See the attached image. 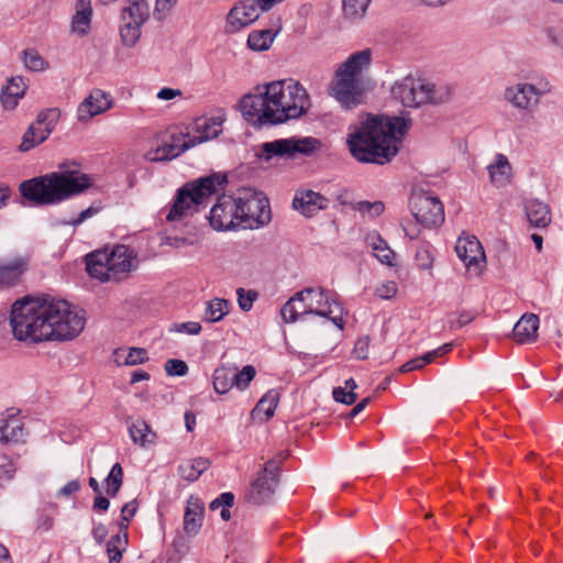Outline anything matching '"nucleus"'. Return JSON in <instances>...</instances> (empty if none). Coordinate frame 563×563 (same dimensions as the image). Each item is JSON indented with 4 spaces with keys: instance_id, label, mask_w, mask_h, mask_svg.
Masks as SVG:
<instances>
[{
    "instance_id": "f257e3e1",
    "label": "nucleus",
    "mask_w": 563,
    "mask_h": 563,
    "mask_svg": "<svg viewBox=\"0 0 563 563\" xmlns=\"http://www.w3.org/2000/svg\"><path fill=\"white\" fill-rule=\"evenodd\" d=\"M10 325L18 341H68L84 330L85 316L63 299L25 297L12 305Z\"/></svg>"
},
{
    "instance_id": "f03ea898",
    "label": "nucleus",
    "mask_w": 563,
    "mask_h": 563,
    "mask_svg": "<svg viewBox=\"0 0 563 563\" xmlns=\"http://www.w3.org/2000/svg\"><path fill=\"white\" fill-rule=\"evenodd\" d=\"M306 88L294 79L271 81L256 87L240 100L243 118L254 126L276 125L296 120L310 108Z\"/></svg>"
},
{
    "instance_id": "7ed1b4c3",
    "label": "nucleus",
    "mask_w": 563,
    "mask_h": 563,
    "mask_svg": "<svg viewBox=\"0 0 563 563\" xmlns=\"http://www.w3.org/2000/svg\"><path fill=\"white\" fill-rule=\"evenodd\" d=\"M408 128L404 118L368 117L350 128L346 143L358 162L384 165L399 152Z\"/></svg>"
},
{
    "instance_id": "20e7f679",
    "label": "nucleus",
    "mask_w": 563,
    "mask_h": 563,
    "mask_svg": "<svg viewBox=\"0 0 563 563\" xmlns=\"http://www.w3.org/2000/svg\"><path fill=\"white\" fill-rule=\"evenodd\" d=\"M92 178L79 170L52 172L21 183L23 198L37 206H51L79 196L92 186Z\"/></svg>"
},
{
    "instance_id": "39448f33",
    "label": "nucleus",
    "mask_w": 563,
    "mask_h": 563,
    "mask_svg": "<svg viewBox=\"0 0 563 563\" xmlns=\"http://www.w3.org/2000/svg\"><path fill=\"white\" fill-rule=\"evenodd\" d=\"M371 63L372 49L365 48L351 54L335 70L331 91L343 107L350 109L362 102L365 89L361 75Z\"/></svg>"
},
{
    "instance_id": "423d86ee",
    "label": "nucleus",
    "mask_w": 563,
    "mask_h": 563,
    "mask_svg": "<svg viewBox=\"0 0 563 563\" xmlns=\"http://www.w3.org/2000/svg\"><path fill=\"white\" fill-rule=\"evenodd\" d=\"M137 264L136 252L123 244L97 250L86 256L88 274L100 282H121L136 269Z\"/></svg>"
},
{
    "instance_id": "0eeeda50",
    "label": "nucleus",
    "mask_w": 563,
    "mask_h": 563,
    "mask_svg": "<svg viewBox=\"0 0 563 563\" xmlns=\"http://www.w3.org/2000/svg\"><path fill=\"white\" fill-rule=\"evenodd\" d=\"M390 93L404 107L417 108L422 104L449 102L453 97V87L448 84H435L409 75L395 81Z\"/></svg>"
},
{
    "instance_id": "6e6552de",
    "label": "nucleus",
    "mask_w": 563,
    "mask_h": 563,
    "mask_svg": "<svg viewBox=\"0 0 563 563\" xmlns=\"http://www.w3.org/2000/svg\"><path fill=\"white\" fill-rule=\"evenodd\" d=\"M225 183V176L211 175L187 183L177 190L175 200L169 208L166 220L179 221L188 214L199 210L200 206L218 191V187Z\"/></svg>"
},
{
    "instance_id": "1a4fd4ad",
    "label": "nucleus",
    "mask_w": 563,
    "mask_h": 563,
    "mask_svg": "<svg viewBox=\"0 0 563 563\" xmlns=\"http://www.w3.org/2000/svg\"><path fill=\"white\" fill-rule=\"evenodd\" d=\"M321 147V142L312 136H291L265 142L260 145L257 157L265 162L273 158H295L310 156Z\"/></svg>"
},
{
    "instance_id": "9d476101",
    "label": "nucleus",
    "mask_w": 563,
    "mask_h": 563,
    "mask_svg": "<svg viewBox=\"0 0 563 563\" xmlns=\"http://www.w3.org/2000/svg\"><path fill=\"white\" fill-rule=\"evenodd\" d=\"M298 292L301 300H306L311 314L328 318L338 329L343 330L344 309L336 294L322 287H307Z\"/></svg>"
},
{
    "instance_id": "9b49d317",
    "label": "nucleus",
    "mask_w": 563,
    "mask_h": 563,
    "mask_svg": "<svg viewBox=\"0 0 563 563\" xmlns=\"http://www.w3.org/2000/svg\"><path fill=\"white\" fill-rule=\"evenodd\" d=\"M551 84L545 77H537L532 82H517L504 91V99L520 111L531 112L538 106L540 98L551 91Z\"/></svg>"
},
{
    "instance_id": "f8f14e48",
    "label": "nucleus",
    "mask_w": 563,
    "mask_h": 563,
    "mask_svg": "<svg viewBox=\"0 0 563 563\" xmlns=\"http://www.w3.org/2000/svg\"><path fill=\"white\" fill-rule=\"evenodd\" d=\"M240 223L242 229H254L271 221L268 199L252 189L240 190L238 196Z\"/></svg>"
},
{
    "instance_id": "ddd939ff",
    "label": "nucleus",
    "mask_w": 563,
    "mask_h": 563,
    "mask_svg": "<svg viewBox=\"0 0 563 563\" xmlns=\"http://www.w3.org/2000/svg\"><path fill=\"white\" fill-rule=\"evenodd\" d=\"M150 19L146 0H125L121 10L120 36L125 46H134L141 37L142 26Z\"/></svg>"
},
{
    "instance_id": "4468645a",
    "label": "nucleus",
    "mask_w": 563,
    "mask_h": 563,
    "mask_svg": "<svg viewBox=\"0 0 563 563\" xmlns=\"http://www.w3.org/2000/svg\"><path fill=\"white\" fill-rule=\"evenodd\" d=\"M409 208L415 219L426 228L438 227L444 221L443 205L431 191H413L409 199Z\"/></svg>"
},
{
    "instance_id": "2eb2a0df",
    "label": "nucleus",
    "mask_w": 563,
    "mask_h": 563,
    "mask_svg": "<svg viewBox=\"0 0 563 563\" xmlns=\"http://www.w3.org/2000/svg\"><path fill=\"white\" fill-rule=\"evenodd\" d=\"M240 209L236 197L222 195L210 210L209 221L213 229L227 231L241 228Z\"/></svg>"
},
{
    "instance_id": "dca6fc26",
    "label": "nucleus",
    "mask_w": 563,
    "mask_h": 563,
    "mask_svg": "<svg viewBox=\"0 0 563 563\" xmlns=\"http://www.w3.org/2000/svg\"><path fill=\"white\" fill-rule=\"evenodd\" d=\"M279 482V466L275 461H268L264 470L252 483L249 492V500L255 505H262L269 500Z\"/></svg>"
},
{
    "instance_id": "f3484780",
    "label": "nucleus",
    "mask_w": 563,
    "mask_h": 563,
    "mask_svg": "<svg viewBox=\"0 0 563 563\" xmlns=\"http://www.w3.org/2000/svg\"><path fill=\"white\" fill-rule=\"evenodd\" d=\"M256 0H240L229 11L227 15L225 31L236 33L256 21L261 13Z\"/></svg>"
},
{
    "instance_id": "a211bd4d",
    "label": "nucleus",
    "mask_w": 563,
    "mask_h": 563,
    "mask_svg": "<svg viewBox=\"0 0 563 563\" xmlns=\"http://www.w3.org/2000/svg\"><path fill=\"white\" fill-rule=\"evenodd\" d=\"M113 106L110 93L101 89H92L90 93L79 103L77 108V120L86 123L93 117L104 113Z\"/></svg>"
},
{
    "instance_id": "6ab92c4d",
    "label": "nucleus",
    "mask_w": 563,
    "mask_h": 563,
    "mask_svg": "<svg viewBox=\"0 0 563 563\" xmlns=\"http://www.w3.org/2000/svg\"><path fill=\"white\" fill-rule=\"evenodd\" d=\"M59 118V110L56 108L46 109L38 113V122L44 123V129L38 135H35L36 128L30 126L24 133L22 142L19 146L21 152H27L34 146L43 143L52 133Z\"/></svg>"
},
{
    "instance_id": "aec40b11",
    "label": "nucleus",
    "mask_w": 563,
    "mask_h": 563,
    "mask_svg": "<svg viewBox=\"0 0 563 563\" xmlns=\"http://www.w3.org/2000/svg\"><path fill=\"white\" fill-rule=\"evenodd\" d=\"M329 200L321 194L310 189H298L292 199V208L302 216L310 218L328 208Z\"/></svg>"
},
{
    "instance_id": "412c9836",
    "label": "nucleus",
    "mask_w": 563,
    "mask_h": 563,
    "mask_svg": "<svg viewBox=\"0 0 563 563\" xmlns=\"http://www.w3.org/2000/svg\"><path fill=\"white\" fill-rule=\"evenodd\" d=\"M224 119V114L198 118L194 123L195 134L187 137L194 146L216 139L222 133Z\"/></svg>"
},
{
    "instance_id": "4be33fe9",
    "label": "nucleus",
    "mask_w": 563,
    "mask_h": 563,
    "mask_svg": "<svg viewBox=\"0 0 563 563\" xmlns=\"http://www.w3.org/2000/svg\"><path fill=\"white\" fill-rule=\"evenodd\" d=\"M455 252L467 268L477 267L485 261L482 244L474 235L460 236L456 241Z\"/></svg>"
},
{
    "instance_id": "5701e85b",
    "label": "nucleus",
    "mask_w": 563,
    "mask_h": 563,
    "mask_svg": "<svg viewBox=\"0 0 563 563\" xmlns=\"http://www.w3.org/2000/svg\"><path fill=\"white\" fill-rule=\"evenodd\" d=\"M27 264V260L24 257L0 261V286L11 287L16 285L26 272Z\"/></svg>"
},
{
    "instance_id": "b1692460",
    "label": "nucleus",
    "mask_w": 563,
    "mask_h": 563,
    "mask_svg": "<svg viewBox=\"0 0 563 563\" xmlns=\"http://www.w3.org/2000/svg\"><path fill=\"white\" fill-rule=\"evenodd\" d=\"M539 318L534 313L523 314L515 324L512 335L520 344L531 343L537 340Z\"/></svg>"
},
{
    "instance_id": "393cba45",
    "label": "nucleus",
    "mask_w": 563,
    "mask_h": 563,
    "mask_svg": "<svg viewBox=\"0 0 563 563\" xmlns=\"http://www.w3.org/2000/svg\"><path fill=\"white\" fill-rule=\"evenodd\" d=\"M26 84L21 76L11 77L1 89L0 100L5 110H13L26 91Z\"/></svg>"
},
{
    "instance_id": "a878e982",
    "label": "nucleus",
    "mask_w": 563,
    "mask_h": 563,
    "mask_svg": "<svg viewBox=\"0 0 563 563\" xmlns=\"http://www.w3.org/2000/svg\"><path fill=\"white\" fill-rule=\"evenodd\" d=\"M75 14L71 18V32L85 36L90 31L92 19L91 0H77Z\"/></svg>"
},
{
    "instance_id": "bb28decb",
    "label": "nucleus",
    "mask_w": 563,
    "mask_h": 563,
    "mask_svg": "<svg viewBox=\"0 0 563 563\" xmlns=\"http://www.w3.org/2000/svg\"><path fill=\"white\" fill-rule=\"evenodd\" d=\"M194 147V143H190L187 135H172V142L163 146L157 147L153 161H166L178 157L187 150Z\"/></svg>"
},
{
    "instance_id": "cd10ccee",
    "label": "nucleus",
    "mask_w": 563,
    "mask_h": 563,
    "mask_svg": "<svg viewBox=\"0 0 563 563\" xmlns=\"http://www.w3.org/2000/svg\"><path fill=\"white\" fill-rule=\"evenodd\" d=\"M25 435L23 423L19 418L10 416L0 419V442L23 443Z\"/></svg>"
},
{
    "instance_id": "c85d7f7f",
    "label": "nucleus",
    "mask_w": 563,
    "mask_h": 563,
    "mask_svg": "<svg viewBox=\"0 0 563 563\" xmlns=\"http://www.w3.org/2000/svg\"><path fill=\"white\" fill-rule=\"evenodd\" d=\"M490 183L504 187L511 178V165L504 154H497L495 161L487 166Z\"/></svg>"
},
{
    "instance_id": "c756f323",
    "label": "nucleus",
    "mask_w": 563,
    "mask_h": 563,
    "mask_svg": "<svg viewBox=\"0 0 563 563\" xmlns=\"http://www.w3.org/2000/svg\"><path fill=\"white\" fill-rule=\"evenodd\" d=\"M526 214L531 225L537 228H545L551 222L550 208L537 199L526 203Z\"/></svg>"
},
{
    "instance_id": "7c9ffc66",
    "label": "nucleus",
    "mask_w": 563,
    "mask_h": 563,
    "mask_svg": "<svg viewBox=\"0 0 563 563\" xmlns=\"http://www.w3.org/2000/svg\"><path fill=\"white\" fill-rule=\"evenodd\" d=\"M210 466V462L203 457L189 459L183 461L178 466V473L181 478L187 482L197 481L200 475L207 471Z\"/></svg>"
},
{
    "instance_id": "2f4dec72",
    "label": "nucleus",
    "mask_w": 563,
    "mask_h": 563,
    "mask_svg": "<svg viewBox=\"0 0 563 563\" xmlns=\"http://www.w3.org/2000/svg\"><path fill=\"white\" fill-rule=\"evenodd\" d=\"M368 245L372 247L374 256L383 264L393 266L395 260L394 251L388 246L387 242L376 233H369L366 239Z\"/></svg>"
},
{
    "instance_id": "473e14b6",
    "label": "nucleus",
    "mask_w": 563,
    "mask_h": 563,
    "mask_svg": "<svg viewBox=\"0 0 563 563\" xmlns=\"http://www.w3.org/2000/svg\"><path fill=\"white\" fill-rule=\"evenodd\" d=\"M128 545L126 525H122L119 533L112 536L107 543L109 563H120Z\"/></svg>"
},
{
    "instance_id": "72a5a7b5",
    "label": "nucleus",
    "mask_w": 563,
    "mask_h": 563,
    "mask_svg": "<svg viewBox=\"0 0 563 563\" xmlns=\"http://www.w3.org/2000/svg\"><path fill=\"white\" fill-rule=\"evenodd\" d=\"M129 433L132 441L143 448L154 443L156 438L150 426L142 419H137L129 426Z\"/></svg>"
},
{
    "instance_id": "f704fd0d",
    "label": "nucleus",
    "mask_w": 563,
    "mask_h": 563,
    "mask_svg": "<svg viewBox=\"0 0 563 563\" xmlns=\"http://www.w3.org/2000/svg\"><path fill=\"white\" fill-rule=\"evenodd\" d=\"M230 311V302L223 298H212L206 302L203 321L214 323L222 320Z\"/></svg>"
},
{
    "instance_id": "c9c22d12",
    "label": "nucleus",
    "mask_w": 563,
    "mask_h": 563,
    "mask_svg": "<svg viewBox=\"0 0 563 563\" xmlns=\"http://www.w3.org/2000/svg\"><path fill=\"white\" fill-rule=\"evenodd\" d=\"M276 34L277 32L268 29L252 31L247 37V47L254 52L267 51L272 46Z\"/></svg>"
},
{
    "instance_id": "e433bc0d",
    "label": "nucleus",
    "mask_w": 563,
    "mask_h": 563,
    "mask_svg": "<svg viewBox=\"0 0 563 563\" xmlns=\"http://www.w3.org/2000/svg\"><path fill=\"white\" fill-rule=\"evenodd\" d=\"M202 511V507L197 501H188L184 516V529L187 534H196L199 531Z\"/></svg>"
},
{
    "instance_id": "4c0bfd02",
    "label": "nucleus",
    "mask_w": 563,
    "mask_h": 563,
    "mask_svg": "<svg viewBox=\"0 0 563 563\" xmlns=\"http://www.w3.org/2000/svg\"><path fill=\"white\" fill-rule=\"evenodd\" d=\"M278 402L279 393L275 389H271L258 400L253 409V415L260 416L263 413L264 421H267L274 416Z\"/></svg>"
},
{
    "instance_id": "58836bf2",
    "label": "nucleus",
    "mask_w": 563,
    "mask_h": 563,
    "mask_svg": "<svg viewBox=\"0 0 563 563\" xmlns=\"http://www.w3.org/2000/svg\"><path fill=\"white\" fill-rule=\"evenodd\" d=\"M212 384L216 393L225 394L233 385V369L227 366L217 367L213 372Z\"/></svg>"
},
{
    "instance_id": "ea45409f",
    "label": "nucleus",
    "mask_w": 563,
    "mask_h": 563,
    "mask_svg": "<svg viewBox=\"0 0 563 563\" xmlns=\"http://www.w3.org/2000/svg\"><path fill=\"white\" fill-rule=\"evenodd\" d=\"M372 0H343L342 11L345 19L356 21L361 20L371 3Z\"/></svg>"
},
{
    "instance_id": "a19ab883",
    "label": "nucleus",
    "mask_w": 563,
    "mask_h": 563,
    "mask_svg": "<svg viewBox=\"0 0 563 563\" xmlns=\"http://www.w3.org/2000/svg\"><path fill=\"white\" fill-rule=\"evenodd\" d=\"M22 60L31 71H44L48 68V62L34 48L23 51Z\"/></svg>"
},
{
    "instance_id": "79ce46f5",
    "label": "nucleus",
    "mask_w": 563,
    "mask_h": 563,
    "mask_svg": "<svg viewBox=\"0 0 563 563\" xmlns=\"http://www.w3.org/2000/svg\"><path fill=\"white\" fill-rule=\"evenodd\" d=\"M123 483V470L120 463H115L107 478L104 479L106 492L109 496L114 497L120 490Z\"/></svg>"
},
{
    "instance_id": "37998d69",
    "label": "nucleus",
    "mask_w": 563,
    "mask_h": 563,
    "mask_svg": "<svg viewBox=\"0 0 563 563\" xmlns=\"http://www.w3.org/2000/svg\"><path fill=\"white\" fill-rule=\"evenodd\" d=\"M256 375L255 367L252 365L244 366L240 372L233 371V385L239 390H245Z\"/></svg>"
},
{
    "instance_id": "c03bdc74",
    "label": "nucleus",
    "mask_w": 563,
    "mask_h": 563,
    "mask_svg": "<svg viewBox=\"0 0 563 563\" xmlns=\"http://www.w3.org/2000/svg\"><path fill=\"white\" fill-rule=\"evenodd\" d=\"M301 300L299 292H296L280 309L282 318L287 323L296 322L299 319L297 309L298 301Z\"/></svg>"
},
{
    "instance_id": "a18cd8bd",
    "label": "nucleus",
    "mask_w": 563,
    "mask_h": 563,
    "mask_svg": "<svg viewBox=\"0 0 563 563\" xmlns=\"http://www.w3.org/2000/svg\"><path fill=\"white\" fill-rule=\"evenodd\" d=\"M236 294L240 309L245 312L250 311L254 301L257 299V292L254 290L246 291L244 288H239Z\"/></svg>"
},
{
    "instance_id": "49530a36",
    "label": "nucleus",
    "mask_w": 563,
    "mask_h": 563,
    "mask_svg": "<svg viewBox=\"0 0 563 563\" xmlns=\"http://www.w3.org/2000/svg\"><path fill=\"white\" fill-rule=\"evenodd\" d=\"M164 368L169 376H185L189 369L186 362L177 358L167 360Z\"/></svg>"
},
{
    "instance_id": "de8ad7c7",
    "label": "nucleus",
    "mask_w": 563,
    "mask_h": 563,
    "mask_svg": "<svg viewBox=\"0 0 563 563\" xmlns=\"http://www.w3.org/2000/svg\"><path fill=\"white\" fill-rule=\"evenodd\" d=\"M3 460L5 463L0 465V481L10 482L14 478L18 471L16 461L9 455H3Z\"/></svg>"
},
{
    "instance_id": "09e8293b",
    "label": "nucleus",
    "mask_w": 563,
    "mask_h": 563,
    "mask_svg": "<svg viewBox=\"0 0 563 563\" xmlns=\"http://www.w3.org/2000/svg\"><path fill=\"white\" fill-rule=\"evenodd\" d=\"M148 360L147 352L142 347H131L125 356L124 365L143 364Z\"/></svg>"
},
{
    "instance_id": "8fccbe9b",
    "label": "nucleus",
    "mask_w": 563,
    "mask_h": 563,
    "mask_svg": "<svg viewBox=\"0 0 563 563\" xmlns=\"http://www.w3.org/2000/svg\"><path fill=\"white\" fill-rule=\"evenodd\" d=\"M333 399L338 402L352 405L356 401L357 395L355 391L346 390L343 387H335L332 391Z\"/></svg>"
},
{
    "instance_id": "3c124183",
    "label": "nucleus",
    "mask_w": 563,
    "mask_h": 563,
    "mask_svg": "<svg viewBox=\"0 0 563 563\" xmlns=\"http://www.w3.org/2000/svg\"><path fill=\"white\" fill-rule=\"evenodd\" d=\"M170 331H175V332H179V333H187L190 335H197L201 331V325L199 322H196V321L174 323Z\"/></svg>"
},
{
    "instance_id": "603ef678",
    "label": "nucleus",
    "mask_w": 563,
    "mask_h": 563,
    "mask_svg": "<svg viewBox=\"0 0 563 563\" xmlns=\"http://www.w3.org/2000/svg\"><path fill=\"white\" fill-rule=\"evenodd\" d=\"M100 210L101 207L90 206L87 209L82 210L76 218L69 220L67 224L76 228L80 225L82 222H85L87 219L96 216Z\"/></svg>"
},
{
    "instance_id": "864d4df0",
    "label": "nucleus",
    "mask_w": 563,
    "mask_h": 563,
    "mask_svg": "<svg viewBox=\"0 0 563 563\" xmlns=\"http://www.w3.org/2000/svg\"><path fill=\"white\" fill-rule=\"evenodd\" d=\"M177 0H156L154 15L156 20H163L176 5Z\"/></svg>"
},
{
    "instance_id": "5fc2aeb1",
    "label": "nucleus",
    "mask_w": 563,
    "mask_h": 563,
    "mask_svg": "<svg viewBox=\"0 0 563 563\" xmlns=\"http://www.w3.org/2000/svg\"><path fill=\"white\" fill-rule=\"evenodd\" d=\"M545 33L554 45L563 47V21L554 26L548 27Z\"/></svg>"
},
{
    "instance_id": "6e6d98bb",
    "label": "nucleus",
    "mask_w": 563,
    "mask_h": 563,
    "mask_svg": "<svg viewBox=\"0 0 563 563\" xmlns=\"http://www.w3.org/2000/svg\"><path fill=\"white\" fill-rule=\"evenodd\" d=\"M398 287L395 282H386L377 286L376 295L382 299H390L397 294Z\"/></svg>"
},
{
    "instance_id": "4d7b16f0",
    "label": "nucleus",
    "mask_w": 563,
    "mask_h": 563,
    "mask_svg": "<svg viewBox=\"0 0 563 563\" xmlns=\"http://www.w3.org/2000/svg\"><path fill=\"white\" fill-rule=\"evenodd\" d=\"M474 319V314L470 311H460L456 313V318L454 320L449 321L450 329L456 330L460 329L470 322H472Z\"/></svg>"
},
{
    "instance_id": "13d9d810",
    "label": "nucleus",
    "mask_w": 563,
    "mask_h": 563,
    "mask_svg": "<svg viewBox=\"0 0 563 563\" xmlns=\"http://www.w3.org/2000/svg\"><path fill=\"white\" fill-rule=\"evenodd\" d=\"M234 503V495L230 492L222 493L219 497L210 503V509L217 510L220 507H232Z\"/></svg>"
},
{
    "instance_id": "bf43d9fd",
    "label": "nucleus",
    "mask_w": 563,
    "mask_h": 563,
    "mask_svg": "<svg viewBox=\"0 0 563 563\" xmlns=\"http://www.w3.org/2000/svg\"><path fill=\"white\" fill-rule=\"evenodd\" d=\"M368 345H369L368 338H361L355 342L353 352H354L356 358H358V360L367 358Z\"/></svg>"
},
{
    "instance_id": "052dcab7",
    "label": "nucleus",
    "mask_w": 563,
    "mask_h": 563,
    "mask_svg": "<svg viewBox=\"0 0 563 563\" xmlns=\"http://www.w3.org/2000/svg\"><path fill=\"white\" fill-rule=\"evenodd\" d=\"M136 509H137V506H136V503L135 500H132L130 503H126L122 509H121V517H122V522L120 523V527L122 525H126L130 522V520L133 518V516L135 515L136 512Z\"/></svg>"
},
{
    "instance_id": "680f3d73",
    "label": "nucleus",
    "mask_w": 563,
    "mask_h": 563,
    "mask_svg": "<svg viewBox=\"0 0 563 563\" xmlns=\"http://www.w3.org/2000/svg\"><path fill=\"white\" fill-rule=\"evenodd\" d=\"M360 210L363 212H368L373 216H378L384 211V205L380 201L373 203L368 201H362L360 202Z\"/></svg>"
},
{
    "instance_id": "e2e57ef3",
    "label": "nucleus",
    "mask_w": 563,
    "mask_h": 563,
    "mask_svg": "<svg viewBox=\"0 0 563 563\" xmlns=\"http://www.w3.org/2000/svg\"><path fill=\"white\" fill-rule=\"evenodd\" d=\"M417 260L422 268H429L432 265L433 257L427 247H422L417 252Z\"/></svg>"
},
{
    "instance_id": "0e129e2a",
    "label": "nucleus",
    "mask_w": 563,
    "mask_h": 563,
    "mask_svg": "<svg viewBox=\"0 0 563 563\" xmlns=\"http://www.w3.org/2000/svg\"><path fill=\"white\" fill-rule=\"evenodd\" d=\"M91 533H92V537L96 540V542L98 544H101V543H103V541L106 540V538L108 536V530L103 523L98 522V523H93Z\"/></svg>"
},
{
    "instance_id": "69168bd1",
    "label": "nucleus",
    "mask_w": 563,
    "mask_h": 563,
    "mask_svg": "<svg viewBox=\"0 0 563 563\" xmlns=\"http://www.w3.org/2000/svg\"><path fill=\"white\" fill-rule=\"evenodd\" d=\"M110 507V501L108 498H106L104 496L100 494L97 495V497L95 498V501H93V510L95 511H107Z\"/></svg>"
},
{
    "instance_id": "338daca9",
    "label": "nucleus",
    "mask_w": 563,
    "mask_h": 563,
    "mask_svg": "<svg viewBox=\"0 0 563 563\" xmlns=\"http://www.w3.org/2000/svg\"><path fill=\"white\" fill-rule=\"evenodd\" d=\"M11 195L12 191L10 187L4 183H0V210L7 207L11 198Z\"/></svg>"
},
{
    "instance_id": "774afa93",
    "label": "nucleus",
    "mask_w": 563,
    "mask_h": 563,
    "mask_svg": "<svg viewBox=\"0 0 563 563\" xmlns=\"http://www.w3.org/2000/svg\"><path fill=\"white\" fill-rule=\"evenodd\" d=\"M79 489H80L79 482L74 479V481L68 482L66 485H64L60 488L59 494L64 495V496H69V495L77 493Z\"/></svg>"
}]
</instances>
